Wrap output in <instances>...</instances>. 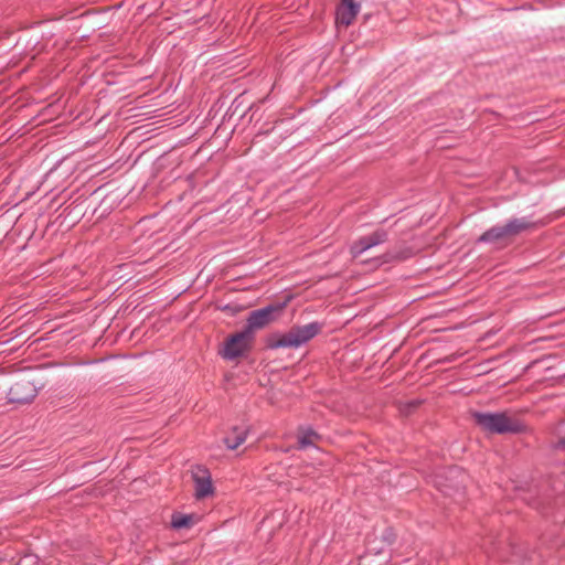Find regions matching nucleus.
I'll return each mask as SVG.
<instances>
[{
    "label": "nucleus",
    "instance_id": "nucleus-6",
    "mask_svg": "<svg viewBox=\"0 0 565 565\" xmlns=\"http://www.w3.org/2000/svg\"><path fill=\"white\" fill-rule=\"evenodd\" d=\"M465 479L466 472L461 468L452 466L437 476V484L441 492L450 495L452 491L458 492L465 488Z\"/></svg>",
    "mask_w": 565,
    "mask_h": 565
},
{
    "label": "nucleus",
    "instance_id": "nucleus-17",
    "mask_svg": "<svg viewBox=\"0 0 565 565\" xmlns=\"http://www.w3.org/2000/svg\"><path fill=\"white\" fill-rule=\"evenodd\" d=\"M3 559L0 557V563L2 562Z\"/></svg>",
    "mask_w": 565,
    "mask_h": 565
},
{
    "label": "nucleus",
    "instance_id": "nucleus-2",
    "mask_svg": "<svg viewBox=\"0 0 565 565\" xmlns=\"http://www.w3.org/2000/svg\"><path fill=\"white\" fill-rule=\"evenodd\" d=\"M322 327V323L315 321L305 326H292L284 334L270 333L266 337V348H298L318 335Z\"/></svg>",
    "mask_w": 565,
    "mask_h": 565
},
{
    "label": "nucleus",
    "instance_id": "nucleus-9",
    "mask_svg": "<svg viewBox=\"0 0 565 565\" xmlns=\"http://www.w3.org/2000/svg\"><path fill=\"white\" fill-rule=\"evenodd\" d=\"M387 238V232L383 228H379L370 235L360 237L358 241H355L350 247V253L353 258H358L365 250L379 244L385 243Z\"/></svg>",
    "mask_w": 565,
    "mask_h": 565
},
{
    "label": "nucleus",
    "instance_id": "nucleus-4",
    "mask_svg": "<svg viewBox=\"0 0 565 565\" xmlns=\"http://www.w3.org/2000/svg\"><path fill=\"white\" fill-rule=\"evenodd\" d=\"M290 300L291 296H287L284 301H274L260 309L250 311L244 329L255 335L256 330L264 329L271 322L277 321Z\"/></svg>",
    "mask_w": 565,
    "mask_h": 565
},
{
    "label": "nucleus",
    "instance_id": "nucleus-3",
    "mask_svg": "<svg viewBox=\"0 0 565 565\" xmlns=\"http://www.w3.org/2000/svg\"><path fill=\"white\" fill-rule=\"evenodd\" d=\"M472 418L481 430L489 434H521L525 430V425L516 417L510 416L507 412H473Z\"/></svg>",
    "mask_w": 565,
    "mask_h": 565
},
{
    "label": "nucleus",
    "instance_id": "nucleus-8",
    "mask_svg": "<svg viewBox=\"0 0 565 565\" xmlns=\"http://www.w3.org/2000/svg\"><path fill=\"white\" fill-rule=\"evenodd\" d=\"M191 472L194 482V495L196 499H203L214 493L211 472L207 468L203 466H195Z\"/></svg>",
    "mask_w": 565,
    "mask_h": 565
},
{
    "label": "nucleus",
    "instance_id": "nucleus-13",
    "mask_svg": "<svg viewBox=\"0 0 565 565\" xmlns=\"http://www.w3.org/2000/svg\"><path fill=\"white\" fill-rule=\"evenodd\" d=\"M321 437L320 435L315 431L312 428H303L300 429L299 436H298V443L300 448H307L309 446H312L316 440H319Z\"/></svg>",
    "mask_w": 565,
    "mask_h": 565
},
{
    "label": "nucleus",
    "instance_id": "nucleus-12",
    "mask_svg": "<svg viewBox=\"0 0 565 565\" xmlns=\"http://www.w3.org/2000/svg\"><path fill=\"white\" fill-rule=\"evenodd\" d=\"M198 519L195 514L174 512L171 515V526L175 530L190 529L196 523Z\"/></svg>",
    "mask_w": 565,
    "mask_h": 565
},
{
    "label": "nucleus",
    "instance_id": "nucleus-5",
    "mask_svg": "<svg viewBox=\"0 0 565 565\" xmlns=\"http://www.w3.org/2000/svg\"><path fill=\"white\" fill-rule=\"evenodd\" d=\"M254 340L255 335L243 329L227 337L220 353L225 360L238 359L250 351Z\"/></svg>",
    "mask_w": 565,
    "mask_h": 565
},
{
    "label": "nucleus",
    "instance_id": "nucleus-15",
    "mask_svg": "<svg viewBox=\"0 0 565 565\" xmlns=\"http://www.w3.org/2000/svg\"><path fill=\"white\" fill-rule=\"evenodd\" d=\"M221 310L234 316L242 310V307L237 303H227L221 307Z\"/></svg>",
    "mask_w": 565,
    "mask_h": 565
},
{
    "label": "nucleus",
    "instance_id": "nucleus-7",
    "mask_svg": "<svg viewBox=\"0 0 565 565\" xmlns=\"http://www.w3.org/2000/svg\"><path fill=\"white\" fill-rule=\"evenodd\" d=\"M36 388L28 379L17 381L8 392V402L11 404H28L36 396Z\"/></svg>",
    "mask_w": 565,
    "mask_h": 565
},
{
    "label": "nucleus",
    "instance_id": "nucleus-10",
    "mask_svg": "<svg viewBox=\"0 0 565 565\" xmlns=\"http://www.w3.org/2000/svg\"><path fill=\"white\" fill-rule=\"evenodd\" d=\"M360 11V3L354 0H341V4L337 9V22L344 26H349L355 20Z\"/></svg>",
    "mask_w": 565,
    "mask_h": 565
},
{
    "label": "nucleus",
    "instance_id": "nucleus-14",
    "mask_svg": "<svg viewBox=\"0 0 565 565\" xmlns=\"http://www.w3.org/2000/svg\"><path fill=\"white\" fill-rule=\"evenodd\" d=\"M414 255V252L411 247H405L398 253H386V257L388 260H405Z\"/></svg>",
    "mask_w": 565,
    "mask_h": 565
},
{
    "label": "nucleus",
    "instance_id": "nucleus-1",
    "mask_svg": "<svg viewBox=\"0 0 565 565\" xmlns=\"http://www.w3.org/2000/svg\"><path fill=\"white\" fill-rule=\"evenodd\" d=\"M544 225L542 221H533L531 217H512L503 225H495L483 232L477 243L495 244L504 248L523 233L534 231Z\"/></svg>",
    "mask_w": 565,
    "mask_h": 565
},
{
    "label": "nucleus",
    "instance_id": "nucleus-11",
    "mask_svg": "<svg viewBox=\"0 0 565 565\" xmlns=\"http://www.w3.org/2000/svg\"><path fill=\"white\" fill-rule=\"evenodd\" d=\"M247 434V429H241L239 427L234 426L232 435L224 437L223 443L228 449L234 450L246 440Z\"/></svg>",
    "mask_w": 565,
    "mask_h": 565
},
{
    "label": "nucleus",
    "instance_id": "nucleus-16",
    "mask_svg": "<svg viewBox=\"0 0 565 565\" xmlns=\"http://www.w3.org/2000/svg\"><path fill=\"white\" fill-rule=\"evenodd\" d=\"M561 444L565 446V437L561 439Z\"/></svg>",
    "mask_w": 565,
    "mask_h": 565
}]
</instances>
